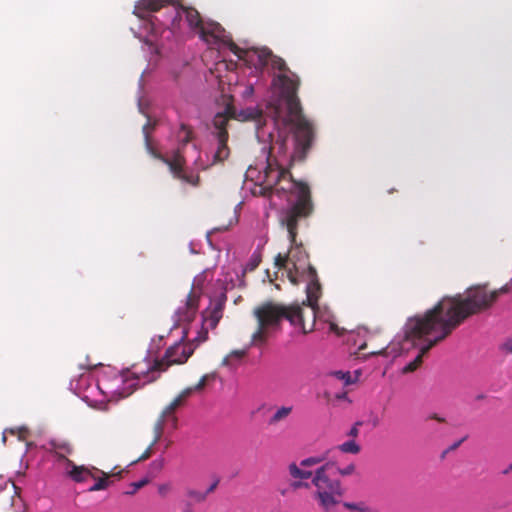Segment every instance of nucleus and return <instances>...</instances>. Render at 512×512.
I'll list each match as a JSON object with an SVG mask.
<instances>
[{
    "label": "nucleus",
    "instance_id": "nucleus-29",
    "mask_svg": "<svg viewBox=\"0 0 512 512\" xmlns=\"http://www.w3.org/2000/svg\"><path fill=\"white\" fill-rule=\"evenodd\" d=\"M274 151L279 155H286L288 151L286 139H277L271 147V153Z\"/></svg>",
    "mask_w": 512,
    "mask_h": 512
},
{
    "label": "nucleus",
    "instance_id": "nucleus-44",
    "mask_svg": "<svg viewBox=\"0 0 512 512\" xmlns=\"http://www.w3.org/2000/svg\"><path fill=\"white\" fill-rule=\"evenodd\" d=\"M218 483H219V480H215V481H214V482L209 486V488H208L206 491H204V493H207V495H208V494H210V493H212V492L216 489V487L218 486Z\"/></svg>",
    "mask_w": 512,
    "mask_h": 512
},
{
    "label": "nucleus",
    "instance_id": "nucleus-4",
    "mask_svg": "<svg viewBox=\"0 0 512 512\" xmlns=\"http://www.w3.org/2000/svg\"><path fill=\"white\" fill-rule=\"evenodd\" d=\"M252 315L257 327L251 335V346L265 345L273 333L281 330L284 319L300 328L303 334L313 331V323L306 327L304 309L298 303L285 305L272 300L265 301L254 307Z\"/></svg>",
    "mask_w": 512,
    "mask_h": 512
},
{
    "label": "nucleus",
    "instance_id": "nucleus-6",
    "mask_svg": "<svg viewBox=\"0 0 512 512\" xmlns=\"http://www.w3.org/2000/svg\"><path fill=\"white\" fill-rule=\"evenodd\" d=\"M404 334L406 341L414 342L415 340L424 339L426 344L421 347L416 358L403 368V373H411L417 370L429 350L449 336L426 312L423 315L409 318L404 327Z\"/></svg>",
    "mask_w": 512,
    "mask_h": 512
},
{
    "label": "nucleus",
    "instance_id": "nucleus-9",
    "mask_svg": "<svg viewBox=\"0 0 512 512\" xmlns=\"http://www.w3.org/2000/svg\"><path fill=\"white\" fill-rule=\"evenodd\" d=\"M288 236H290L289 233ZM296 238L297 236L293 241L291 237H289L291 249L288 254L278 253L274 258L275 266L287 272V277L293 285L300 283V277H304V274L307 273L308 266L311 265L309 263L308 254L302 247V244H297Z\"/></svg>",
    "mask_w": 512,
    "mask_h": 512
},
{
    "label": "nucleus",
    "instance_id": "nucleus-40",
    "mask_svg": "<svg viewBox=\"0 0 512 512\" xmlns=\"http://www.w3.org/2000/svg\"><path fill=\"white\" fill-rule=\"evenodd\" d=\"M152 447L151 444L147 447V449L143 452V454L138 458L137 461H143L148 459L152 455Z\"/></svg>",
    "mask_w": 512,
    "mask_h": 512
},
{
    "label": "nucleus",
    "instance_id": "nucleus-3",
    "mask_svg": "<svg viewBox=\"0 0 512 512\" xmlns=\"http://www.w3.org/2000/svg\"><path fill=\"white\" fill-rule=\"evenodd\" d=\"M493 305V295L487 285H474L463 293L444 296L426 313L450 336L469 317L483 313Z\"/></svg>",
    "mask_w": 512,
    "mask_h": 512
},
{
    "label": "nucleus",
    "instance_id": "nucleus-50",
    "mask_svg": "<svg viewBox=\"0 0 512 512\" xmlns=\"http://www.w3.org/2000/svg\"><path fill=\"white\" fill-rule=\"evenodd\" d=\"M381 352H372V355L380 354Z\"/></svg>",
    "mask_w": 512,
    "mask_h": 512
},
{
    "label": "nucleus",
    "instance_id": "nucleus-7",
    "mask_svg": "<svg viewBox=\"0 0 512 512\" xmlns=\"http://www.w3.org/2000/svg\"><path fill=\"white\" fill-rule=\"evenodd\" d=\"M176 137L178 147L172 152L170 158L163 156L151 147L148 133L145 131L146 147L153 157L159 159L168 166L175 179L193 187H198L200 185V176L199 174L189 173L186 170V159L184 157V147L194 138L193 130L190 126L182 123Z\"/></svg>",
    "mask_w": 512,
    "mask_h": 512
},
{
    "label": "nucleus",
    "instance_id": "nucleus-47",
    "mask_svg": "<svg viewBox=\"0 0 512 512\" xmlns=\"http://www.w3.org/2000/svg\"><path fill=\"white\" fill-rule=\"evenodd\" d=\"M504 348L507 352L512 353V340L505 342Z\"/></svg>",
    "mask_w": 512,
    "mask_h": 512
},
{
    "label": "nucleus",
    "instance_id": "nucleus-45",
    "mask_svg": "<svg viewBox=\"0 0 512 512\" xmlns=\"http://www.w3.org/2000/svg\"><path fill=\"white\" fill-rule=\"evenodd\" d=\"M15 494H16V498H13L12 506H18L19 505V506L22 507V500H21L18 492L16 491Z\"/></svg>",
    "mask_w": 512,
    "mask_h": 512
},
{
    "label": "nucleus",
    "instance_id": "nucleus-10",
    "mask_svg": "<svg viewBox=\"0 0 512 512\" xmlns=\"http://www.w3.org/2000/svg\"><path fill=\"white\" fill-rule=\"evenodd\" d=\"M183 15L185 16L186 22L191 29L198 30L200 25H202L203 20L200 16V13L195 8L183 5H173L170 7V15L166 20L160 21L157 17L154 16L149 20L146 29L150 30L153 36H157L161 30H177L179 29L180 21Z\"/></svg>",
    "mask_w": 512,
    "mask_h": 512
},
{
    "label": "nucleus",
    "instance_id": "nucleus-49",
    "mask_svg": "<svg viewBox=\"0 0 512 512\" xmlns=\"http://www.w3.org/2000/svg\"><path fill=\"white\" fill-rule=\"evenodd\" d=\"M512 471V463L503 471L504 474H508Z\"/></svg>",
    "mask_w": 512,
    "mask_h": 512
},
{
    "label": "nucleus",
    "instance_id": "nucleus-5",
    "mask_svg": "<svg viewBox=\"0 0 512 512\" xmlns=\"http://www.w3.org/2000/svg\"><path fill=\"white\" fill-rule=\"evenodd\" d=\"M333 467V462H326L313 472L292 462L288 465L289 474L299 481L291 483V487L295 490L309 489L312 485L315 488L313 498L318 502L319 507L323 512H332L344 495L341 482L330 478L329 471Z\"/></svg>",
    "mask_w": 512,
    "mask_h": 512
},
{
    "label": "nucleus",
    "instance_id": "nucleus-18",
    "mask_svg": "<svg viewBox=\"0 0 512 512\" xmlns=\"http://www.w3.org/2000/svg\"><path fill=\"white\" fill-rule=\"evenodd\" d=\"M294 411V407L292 405H282L276 407L274 413L268 419V425L275 426L280 424L281 422L286 421Z\"/></svg>",
    "mask_w": 512,
    "mask_h": 512
},
{
    "label": "nucleus",
    "instance_id": "nucleus-26",
    "mask_svg": "<svg viewBox=\"0 0 512 512\" xmlns=\"http://www.w3.org/2000/svg\"><path fill=\"white\" fill-rule=\"evenodd\" d=\"M326 460V455L310 456L300 461L301 467H313Z\"/></svg>",
    "mask_w": 512,
    "mask_h": 512
},
{
    "label": "nucleus",
    "instance_id": "nucleus-11",
    "mask_svg": "<svg viewBox=\"0 0 512 512\" xmlns=\"http://www.w3.org/2000/svg\"><path fill=\"white\" fill-rule=\"evenodd\" d=\"M234 117L232 106H227L224 112L217 113L213 118L212 135L216 139V150L212 157L210 165L203 167L205 170L210 166L222 165L230 156V148L228 147L229 133L227 130L230 119Z\"/></svg>",
    "mask_w": 512,
    "mask_h": 512
},
{
    "label": "nucleus",
    "instance_id": "nucleus-14",
    "mask_svg": "<svg viewBox=\"0 0 512 512\" xmlns=\"http://www.w3.org/2000/svg\"><path fill=\"white\" fill-rule=\"evenodd\" d=\"M200 293L194 288L189 292L183 307L178 308L176 312L177 322L190 323L194 320L199 307Z\"/></svg>",
    "mask_w": 512,
    "mask_h": 512
},
{
    "label": "nucleus",
    "instance_id": "nucleus-33",
    "mask_svg": "<svg viewBox=\"0 0 512 512\" xmlns=\"http://www.w3.org/2000/svg\"><path fill=\"white\" fill-rule=\"evenodd\" d=\"M355 469H356L355 465L353 463H351L343 468L338 467L337 473L341 476H349L355 472Z\"/></svg>",
    "mask_w": 512,
    "mask_h": 512
},
{
    "label": "nucleus",
    "instance_id": "nucleus-20",
    "mask_svg": "<svg viewBox=\"0 0 512 512\" xmlns=\"http://www.w3.org/2000/svg\"><path fill=\"white\" fill-rule=\"evenodd\" d=\"M186 512H192V506L194 504L203 503L207 498V493L204 491L188 488L186 489Z\"/></svg>",
    "mask_w": 512,
    "mask_h": 512
},
{
    "label": "nucleus",
    "instance_id": "nucleus-27",
    "mask_svg": "<svg viewBox=\"0 0 512 512\" xmlns=\"http://www.w3.org/2000/svg\"><path fill=\"white\" fill-rule=\"evenodd\" d=\"M343 506L349 510H353L356 512H376L375 509L365 505L364 503L345 502Z\"/></svg>",
    "mask_w": 512,
    "mask_h": 512
},
{
    "label": "nucleus",
    "instance_id": "nucleus-38",
    "mask_svg": "<svg viewBox=\"0 0 512 512\" xmlns=\"http://www.w3.org/2000/svg\"><path fill=\"white\" fill-rule=\"evenodd\" d=\"M171 490L170 484H161L158 487V492L162 497H165Z\"/></svg>",
    "mask_w": 512,
    "mask_h": 512
},
{
    "label": "nucleus",
    "instance_id": "nucleus-2",
    "mask_svg": "<svg viewBox=\"0 0 512 512\" xmlns=\"http://www.w3.org/2000/svg\"><path fill=\"white\" fill-rule=\"evenodd\" d=\"M277 82L280 86V99L275 106V118L289 126L293 134L294 149L289 156L290 164L302 162L315 139V127L303 114L297 95L300 85L298 76L294 73L292 76L280 74L277 76Z\"/></svg>",
    "mask_w": 512,
    "mask_h": 512
},
{
    "label": "nucleus",
    "instance_id": "nucleus-41",
    "mask_svg": "<svg viewBox=\"0 0 512 512\" xmlns=\"http://www.w3.org/2000/svg\"><path fill=\"white\" fill-rule=\"evenodd\" d=\"M260 261V255L253 254L250 261L251 269H255L259 265Z\"/></svg>",
    "mask_w": 512,
    "mask_h": 512
},
{
    "label": "nucleus",
    "instance_id": "nucleus-23",
    "mask_svg": "<svg viewBox=\"0 0 512 512\" xmlns=\"http://www.w3.org/2000/svg\"><path fill=\"white\" fill-rule=\"evenodd\" d=\"M169 421H170L169 419H167L166 417H163V415L160 414L159 418L157 419V421L155 422V424L153 426L154 437L151 442V446H154L155 444H157L160 441V439L163 435L165 423L169 422Z\"/></svg>",
    "mask_w": 512,
    "mask_h": 512
},
{
    "label": "nucleus",
    "instance_id": "nucleus-21",
    "mask_svg": "<svg viewBox=\"0 0 512 512\" xmlns=\"http://www.w3.org/2000/svg\"><path fill=\"white\" fill-rule=\"evenodd\" d=\"M184 405V402L177 396L169 405H167L162 411L161 415L169 419L173 426L176 427L177 417L174 415L175 411Z\"/></svg>",
    "mask_w": 512,
    "mask_h": 512
},
{
    "label": "nucleus",
    "instance_id": "nucleus-34",
    "mask_svg": "<svg viewBox=\"0 0 512 512\" xmlns=\"http://www.w3.org/2000/svg\"><path fill=\"white\" fill-rule=\"evenodd\" d=\"M210 378H213V375L206 374V375L202 376L201 379L199 380V382L195 386H193L194 390L201 391L206 386L207 381Z\"/></svg>",
    "mask_w": 512,
    "mask_h": 512
},
{
    "label": "nucleus",
    "instance_id": "nucleus-46",
    "mask_svg": "<svg viewBox=\"0 0 512 512\" xmlns=\"http://www.w3.org/2000/svg\"><path fill=\"white\" fill-rule=\"evenodd\" d=\"M429 419H434V420H436V421H438V422H440V423L445 422V419H444L443 417H440V416H439V415H437V414H432V415H430V416H429Z\"/></svg>",
    "mask_w": 512,
    "mask_h": 512
},
{
    "label": "nucleus",
    "instance_id": "nucleus-39",
    "mask_svg": "<svg viewBox=\"0 0 512 512\" xmlns=\"http://www.w3.org/2000/svg\"><path fill=\"white\" fill-rule=\"evenodd\" d=\"M51 453H53L55 455V457L57 458L58 461H63L65 462V465L67 466V460H69L66 455H68L67 453H64V452H60V451H50Z\"/></svg>",
    "mask_w": 512,
    "mask_h": 512
},
{
    "label": "nucleus",
    "instance_id": "nucleus-42",
    "mask_svg": "<svg viewBox=\"0 0 512 512\" xmlns=\"http://www.w3.org/2000/svg\"><path fill=\"white\" fill-rule=\"evenodd\" d=\"M147 483L146 480H141L139 482H135L132 484L133 490L131 492H127L128 494L135 493L138 489L142 488Z\"/></svg>",
    "mask_w": 512,
    "mask_h": 512
},
{
    "label": "nucleus",
    "instance_id": "nucleus-36",
    "mask_svg": "<svg viewBox=\"0 0 512 512\" xmlns=\"http://www.w3.org/2000/svg\"><path fill=\"white\" fill-rule=\"evenodd\" d=\"M194 388L193 387H188L186 389H184L179 395L178 397L185 403V401L191 396V394L194 392Z\"/></svg>",
    "mask_w": 512,
    "mask_h": 512
},
{
    "label": "nucleus",
    "instance_id": "nucleus-35",
    "mask_svg": "<svg viewBox=\"0 0 512 512\" xmlns=\"http://www.w3.org/2000/svg\"><path fill=\"white\" fill-rule=\"evenodd\" d=\"M362 425V422H356L352 427L351 429L349 430V432L347 433V436L349 437H352V438H356L358 435H359V426Z\"/></svg>",
    "mask_w": 512,
    "mask_h": 512
},
{
    "label": "nucleus",
    "instance_id": "nucleus-32",
    "mask_svg": "<svg viewBox=\"0 0 512 512\" xmlns=\"http://www.w3.org/2000/svg\"><path fill=\"white\" fill-rule=\"evenodd\" d=\"M510 291L509 285L506 284L499 289L490 290V294L493 295V302L495 303L500 295L508 293Z\"/></svg>",
    "mask_w": 512,
    "mask_h": 512
},
{
    "label": "nucleus",
    "instance_id": "nucleus-1",
    "mask_svg": "<svg viewBox=\"0 0 512 512\" xmlns=\"http://www.w3.org/2000/svg\"><path fill=\"white\" fill-rule=\"evenodd\" d=\"M261 194L269 196L276 194L295 202L285 210L281 223L286 227L291 239L294 241L298 234V222L309 217L313 212V203L309 186L301 181L293 179L288 169H285L277 159L269 156L267 165L263 171Z\"/></svg>",
    "mask_w": 512,
    "mask_h": 512
},
{
    "label": "nucleus",
    "instance_id": "nucleus-31",
    "mask_svg": "<svg viewBox=\"0 0 512 512\" xmlns=\"http://www.w3.org/2000/svg\"><path fill=\"white\" fill-rule=\"evenodd\" d=\"M244 119L247 120H258L262 116V112L258 109H247L244 111Z\"/></svg>",
    "mask_w": 512,
    "mask_h": 512
},
{
    "label": "nucleus",
    "instance_id": "nucleus-22",
    "mask_svg": "<svg viewBox=\"0 0 512 512\" xmlns=\"http://www.w3.org/2000/svg\"><path fill=\"white\" fill-rule=\"evenodd\" d=\"M246 354V349L233 350L223 358L222 365L226 367H233L235 362H240L246 356Z\"/></svg>",
    "mask_w": 512,
    "mask_h": 512
},
{
    "label": "nucleus",
    "instance_id": "nucleus-30",
    "mask_svg": "<svg viewBox=\"0 0 512 512\" xmlns=\"http://www.w3.org/2000/svg\"><path fill=\"white\" fill-rule=\"evenodd\" d=\"M270 65L273 69H276L281 72L289 70L284 59L276 55H274V57L272 58Z\"/></svg>",
    "mask_w": 512,
    "mask_h": 512
},
{
    "label": "nucleus",
    "instance_id": "nucleus-16",
    "mask_svg": "<svg viewBox=\"0 0 512 512\" xmlns=\"http://www.w3.org/2000/svg\"><path fill=\"white\" fill-rule=\"evenodd\" d=\"M172 6L171 0H138L134 13L139 17H143L142 12H157L161 8H168V13L170 14V7Z\"/></svg>",
    "mask_w": 512,
    "mask_h": 512
},
{
    "label": "nucleus",
    "instance_id": "nucleus-12",
    "mask_svg": "<svg viewBox=\"0 0 512 512\" xmlns=\"http://www.w3.org/2000/svg\"><path fill=\"white\" fill-rule=\"evenodd\" d=\"M226 296L222 295L211 302V306L202 312L203 325L198 335L194 338L197 345L208 339V329H214L223 315Z\"/></svg>",
    "mask_w": 512,
    "mask_h": 512
},
{
    "label": "nucleus",
    "instance_id": "nucleus-13",
    "mask_svg": "<svg viewBox=\"0 0 512 512\" xmlns=\"http://www.w3.org/2000/svg\"><path fill=\"white\" fill-rule=\"evenodd\" d=\"M301 280H307L308 284L306 286V300L302 302L300 305L302 308L303 306H309L311 308L310 316H311V323H313V326L315 325V319H316V308L318 307V300L321 296V284L318 279L317 271L315 267L312 265H309L307 268V273L304 274V277H300Z\"/></svg>",
    "mask_w": 512,
    "mask_h": 512
},
{
    "label": "nucleus",
    "instance_id": "nucleus-43",
    "mask_svg": "<svg viewBox=\"0 0 512 512\" xmlns=\"http://www.w3.org/2000/svg\"><path fill=\"white\" fill-rule=\"evenodd\" d=\"M230 51L233 52L235 55H238L240 57V52L242 51L235 43H231Z\"/></svg>",
    "mask_w": 512,
    "mask_h": 512
},
{
    "label": "nucleus",
    "instance_id": "nucleus-28",
    "mask_svg": "<svg viewBox=\"0 0 512 512\" xmlns=\"http://www.w3.org/2000/svg\"><path fill=\"white\" fill-rule=\"evenodd\" d=\"M274 57V54L272 53V51L268 48H263V49H260L259 52H258V59H259V62L263 65V66H266L268 64H270L272 58Z\"/></svg>",
    "mask_w": 512,
    "mask_h": 512
},
{
    "label": "nucleus",
    "instance_id": "nucleus-24",
    "mask_svg": "<svg viewBox=\"0 0 512 512\" xmlns=\"http://www.w3.org/2000/svg\"><path fill=\"white\" fill-rule=\"evenodd\" d=\"M49 445L51 446L50 451H60L67 454H72L73 447L68 441H50Z\"/></svg>",
    "mask_w": 512,
    "mask_h": 512
},
{
    "label": "nucleus",
    "instance_id": "nucleus-48",
    "mask_svg": "<svg viewBox=\"0 0 512 512\" xmlns=\"http://www.w3.org/2000/svg\"><path fill=\"white\" fill-rule=\"evenodd\" d=\"M466 438H462L461 440L455 442L453 445L450 446L449 450H455L457 449L461 444L462 442L465 440Z\"/></svg>",
    "mask_w": 512,
    "mask_h": 512
},
{
    "label": "nucleus",
    "instance_id": "nucleus-25",
    "mask_svg": "<svg viewBox=\"0 0 512 512\" xmlns=\"http://www.w3.org/2000/svg\"><path fill=\"white\" fill-rule=\"evenodd\" d=\"M338 449L343 453L358 454L361 450V447L354 440H350L339 445Z\"/></svg>",
    "mask_w": 512,
    "mask_h": 512
},
{
    "label": "nucleus",
    "instance_id": "nucleus-19",
    "mask_svg": "<svg viewBox=\"0 0 512 512\" xmlns=\"http://www.w3.org/2000/svg\"><path fill=\"white\" fill-rule=\"evenodd\" d=\"M95 474H96V479H94L95 483L88 489L89 492L100 491V490H104V489L108 488V486L111 483L109 478L111 476L121 477L122 472L120 471L118 473L110 474V473L104 472L99 469V471H95Z\"/></svg>",
    "mask_w": 512,
    "mask_h": 512
},
{
    "label": "nucleus",
    "instance_id": "nucleus-17",
    "mask_svg": "<svg viewBox=\"0 0 512 512\" xmlns=\"http://www.w3.org/2000/svg\"><path fill=\"white\" fill-rule=\"evenodd\" d=\"M198 32L202 40L210 42V39H219L222 36L224 29L219 23L216 22H202Z\"/></svg>",
    "mask_w": 512,
    "mask_h": 512
},
{
    "label": "nucleus",
    "instance_id": "nucleus-37",
    "mask_svg": "<svg viewBox=\"0 0 512 512\" xmlns=\"http://www.w3.org/2000/svg\"><path fill=\"white\" fill-rule=\"evenodd\" d=\"M337 376L340 379H343L345 384H347V385L354 382V380L352 379L351 374L349 372L344 373V372L339 371V372H337Z\"/></svg>",
    "mask_w": 512,
    "mask_h": 512
},
{
    "label": "nucleus",
    "instance_id": "nucleus-15",
    "mask_svg": "<svg viewBox=\"0 0 512 512\" xmlns=\"http://www.w3.org/2000/svg\"><path fill=\"white\" fill-rule=\"evenodd\" d=\"M95 471L99 469L94 466L76 465L72 460H67L66 474L76 483L86 482L89 478L96 479Z\"/></svg>",
    "mask_w": 512,
    "mask_h": 512
},
{
    "label": "nucleus",
    "instance_id": "nucleus-8",
    "mask_svg": "<svg viewBox=\"0 0 512 512\" xmlns=\"http://www.w3.org/2000/svg\"><path fill=\"white\" fill-rule=\"evenodd\" d=\"M194 342L193 340L192 343H184L183 341L175 343L165 351L161 359L155 360L153 365H147L146 370L134 366L132 374L136 379L147 378L144 383L155 381L158 378L154 375L156 372L166 371L174 364L185 363L194 352Z\"/></svg>",
    "mask_w": 512,
    "mask_h": 512
}]
</instances>
